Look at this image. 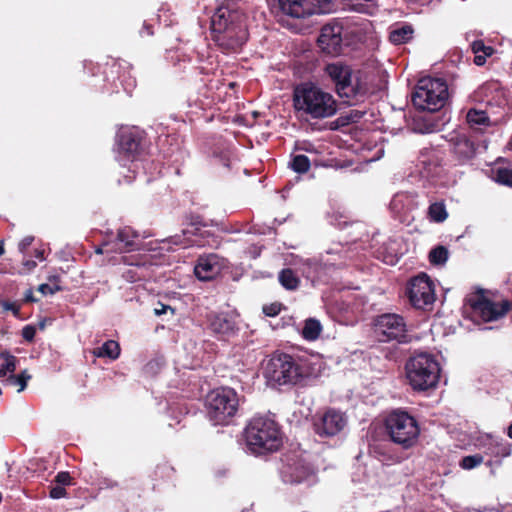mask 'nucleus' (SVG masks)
I'll use <instances>...</instances> for the list:
<instances>
[{
	"mask_svg": "<svg viewBox=\"0 0 512 512\" xmlns=\"http://www.w3.org/2000/svg\"><path fill=\"white\" fill-rule=\"evenodd\" d=\"M442 162V152L432 148L423 149L419 156V164L421 166L422 175L427 178L438 177L443 169Z\"/></svg>",
	"mask_w": 512,
	"mask_h": 512,
	"instance_id": "nucleus-23",
	"label": "nucleus"
},
{
	"mask_svg": "<svg viewBox=\"0 0 512 512\" xmlns=\"http://www.w3.org/2000/svg\"><path fill=\"white\" fill-rule=\"evenodd\" d=\"M507 435H508L509 438L512 439V423L508 427Z\"/></svg>",
	"mask_w": 512,
	"mask_h": 512,
	"instance_id": "nucleus-59",
	"label": "nucleus"
},
{
	"mask_svg": "<svg viewBox=\"0 0 512 512\" xmlns=\"http://www.w3.org/2000/svg\"><path fill=\"white\" fill-rule=\"evenodd\" d=\"M282 478L285 483L311 486L316 481V475L311 467L302 460L287 463L282 468Z\"/></svg>",
	"mask_w": 512,
	"mask_h": 512,
	"instance_id": "nucleus-20",
	"label": "nucleus"
},
{
	"mask_svg": "<svg viewBox=\"0 0 512 512\" xmlns=\"http://www.w3.org/2000/svg\"><path fill=\"white\" fill-rule=\"evenodd\" d=\"M450 151L459 164H468L477 157L480 147V135L459 128L450 134Z\"/></svg>",
	"mask_w": 512,
	"mask_h": 512,
	"instance_id": "nucleus-13",
	"label": "nucleus"
},
{
	"mask_svg": "<svg viewBox=\"0 0 512 512\" xmlns=\"http://www.w3.org/2000/svg\"><path fill=\"white\" fill-rule=\"evenodd\" d=\"M143 30L145 31V33H146L147 35H149V36H150V35H153V28H152V26H151V25L144 24V25H143Z\"/></svg>",
	"mask_w": 512,
	"mask_h": 512,
	"instance_id": "nucleus-58",
	"label": "nucleus"
},
{
	"mask_svg": "<svg viewBox=\"0 0 512 512\" xmlns=\"http://www.w3.org/2000/svg\"><path fill=\"white\" fill-rule=\"evenodd\" d=\"M485 173L497 184L512 188V169L495 165L486 170Z\"/></svg>",
	"mask_w": 512,
	"mask_h": 512,
	"instance_id": "nucleus-27",
	"label": "nucleus"
},
{
	"mask_svg": "<svg viewBox=\"0 0 512 512\" xmlns=\"http://www.w3.org/2000/svg\"><path fill=\"white\" fill-rule=\"evenodd\" d=\"M463 321L461 325L468 330L480 325V285H475L466 295L462 306Z\"/></svg>",
	"mask_w": 512,
	"mask_h": 512,
	"instance_id": "nucleus-22",
	"label": "nucleus"
},
{
	"mask_svg": "<svg viewBox=\"0 0 512 512\" xmlns=\"http://www.w3.org/2000/svg\"><path fill=\"white\" fill-rule=\"evenodd\" d=\"M225 267V258L215 253H210L198 257L194 273L199 280L208 281L219 275Z\"/></svg>",
	"mask_w": 512,
	"mask_h": 512,
	"instance_id": "nucleus-21",
	"label": "nucleus"
},
{
	"mask_svg": "<svg viewBox=\"0 0 512 512\" xmlns=\"http://www.w3.org/2000/svg\"><path fill=\"white\" fill-rule=\"evenodd\" d=\"M67 494L65 487L55 485L50 487L49 496L53 499H60L65 497Z\"/></svg>",
	"mask_w": 512,
	"mask_h": 512,
	"instance_id": "nucleus-46",
	"label": "nucleus"
},
{
	"mask_svg": "<svg viewBox=\"0 0 512 512\" xmlns=\"http://www.w3.org/2000/svg\"><path fill=\"white\" fill-rule=\"evenodd\" d=\"M324 71L338 96L345 98L348 103L359 101L367 94L368 86L360 70H354L350 65L337 61L327 64Z\"/></svg>",
	"mask_w": 512,
	"mask_h": 512,
	"instance_id": "nucleus-5",
	"label": "nucleus"
},
{
	"mask_svg": "<svg viewBox=\"0 0 512 512\" xmlns=\"http://www.w3.org/2000/svg\"><path fill=\"white\" fill-rule=\"evenodd\" d=\"M207 328L221 341H228L238 334L236 316L231 312L212 311L206 315Z\"/></svg>",
	"mask_w": 512,
	"mask_h": 512,
	"instance_id": "nucleus-15",
	"label": "nucleus"
},
{
	"mask_svg": "<svg viewBox=\"0 0 512 512\" xmlns=\"http://www.w3.org/2000/svg\"><path fill=\"white\" fill-rule=\"evenodd\" d=\"M30 375L23 371L20 375L10 374L3 380V383L8 386H19L18 392L23 391L27 386V381L30 379Z\"/></svg>",
	"mask_w": 512,
	"mask_h": 512,
	"instance_id": "nucleus-37",
	"label": "nucleus"
},
{
	"mask_svg": "<svg viewBox=\"0 0 512 512\" xmlns=\"http://www.w3.org/2000/svg\"><path fill=\"white\" fill-rule=\"evenodd\" d=\"M140 235L137 231L129 226H125L118 230L115 242V250L131 251L140 246Z\"/></svg>",
	"mask_w": 512,
	"mask_h": 512,
	"instance_id": "nucleus-24",
	"label": "nucleus"
},
{
	"mask_svg": "<svg viewBox=\"0 0 512 512\" xmlns=\"http://www.w3.org/2000/svg\"><path fill=\"white\" fill-rule=\"evenodd\" d=\"M23 301L26 302V303H32V302H36L37 301V299L34 297L32 289H28L25 292Z\"/></svg>",
	"mask_w": 512,
	"mask_h": 512,
	"instance_id": "nucleus-55",
	"label": "nucleus"
},
{
	"mask_svg": "<svg viewBox=\"0 0 512 512\" xmlns=\"http://www.w3.org/2000/svg\"><path fill=\"white\" fill-rule=\"evenodd\" d=\"M283 308L284 306L282 303L274 302L264 305L262 311L268 317H275L280 314Z\"/></svg>",
	"mask_w": 512,
	"mask_h": 512,
	"instance_id": "nucleus-40",
	"label": "nucleus"
},
{
	"mask_svg": "<svg viewBox=\"0 0 512 512\" xmlns=\"http://www.w3.org/2000/svg\"><path fill=\"white\" fill-rule=\"evenodd\" d=\"M39 328H40V329H44V328H45V322H44V321H41V322L39 323Z\"/></svg>",
	"mask_w": 512,
	"mask_h": 512,
	"instance_id": "nucleus-63",
	"label": "nucleus"
},
{
	"mask_svg": "<svg viewBox=\"0 0 512 512\" xmlns=\"http://www.w3.org/2000/svg\"><path fill=\"white\" fill-rule=\"evenodd\" d=\"M211 37L223 53L241 51L249 38L246 14L235 3L220 6L211 17Z\"/></svg>",
	"mask_w": 512,
	"mask_h": 512,
	"instance_id": "nucleus-1",
	"label": "nucleus"
},
{
	"mask_svg": "<svg viewBox=\"0 0 512 512\" xmlns=\"http://www.w3.org/2000/svg\"><path fill=\"white\" fill-rule=\"evenodd\" d=\"M205 407L207 417L214 425H228L239 409L238 394L230 387L214 389L207 394Z\"/></svg>",
	"mask_w": 512,
	"mask_h": 512,
	"instance_id": "nucleus-9",
	"label": "nucleus"
},
{
	"mask_svg": "<svg viewBox=\"0 0 512 512\" xmlns=\"http://www.w3.org/2000/svg\"><path fill=\"white\" fill-rule=\"evenodd\" d=\"M510 454V447L503 439L486 434L482 436V463L488 467L499 466L504 457Z\"/></svg>",
	"mask_w": 512,
	"mask_h": 512,
	"instance_id": "nucleus-18",
	"label": "nucleus"
},
{
	"mask_svg": "<svg viewBox=\"0 0 512 512\" xmlns=\"http://www.w3.org/2000/svg\"><path fill=\"white\" fill-rule=\"evenodd\" d=\"M95 252H96L97 254H102V253H103V249H102L101 247H97V248L95 249Z\"/></svg>",
	"mask_w": 512,
	"mask_h": 512,
	"instance_id": "nucleus-61",
	"label": "nucleus"
},
{
	"mask_svg": "<svg viewBox=\"0 0 512 512\" xmlns=\"http://www.w3.org/2000/svg\"><path fill=\"white\" fill-rule=\"evenodd\" d=\"M34 238L32 236L24 237L19 243V250L25 252V250L32 244Z\"/></svg>",
	"mask_w": 512,
	"mask_h": 512,
	"instance_id": "nucleus-54",
	"label": "nucleus"
},
{
	"mask_svg": "<svg viewBox=\"0 0 512 512\" xmlns=\"http://www.w3.org/2000/svg\"><path fill=\"white\" fill-rule=\"evenodd\" d=\"M61 290V287L58 286V285H49V284H41L39 285L38 287V291L41 292L43 295H48V294H54L55 292L57 291H60Z\"/></svg>",
	"mask_w": 512,
	"mask_h": 512,
	"instance_id": "nucleus-49",
	"label": "nucleus"
},
{
	"mask_svg": "<svg viewBox=\"0 0 512 512\" xmlns=\"http://www.w3.org/2000/svg\"><path fill=\"white\" fill-rule=\"evenodd\" d=\"M406 377L414 391H427L437 386L441 367L433 354L415 353L405 364Z\"/></svg>",
	"mask_w": 512,
	"mask_h": 512,
	"instance_id": "nucleus-6",
	"label": "nucleus"
},
{
	"mask_svg": "<svg viewBox=\"0 0 512 512\" xmlns=\"http://www.w3.org/2000/svg\"><path fill=\"white\" fill-rule=\"evenodd\" d=\"M372 332L374 338L380 343L395 341L406 344L411 341L404 317L396 313H383L374 317Z\"/></svg>",
	"mask_w": 512,
	"mask_h": 512,
	"instance_id": "nucleus-11",
	"label": "nucleus"
},
{
	"mask_svg": "<svg viewBox=\"0 0 512 512\" xmlns=\"http://www.w3.org/2000/svg\"><path fill=\"white\" fill-rule=\"evenodd\" d=\"M496 120L495 121H491L489 116L487 115V112L482 110V126H490V125H493V124H496Z\"/></svg>",
	"mask_w": 512,
	"mask_h": 512,
	"instance_id": "nucleus-56",
	"label": "nucleus"
},
{
	"mask_svg": "<svg viewBox=\"0 0 512 512\" xmlns=\"http://www.w3.org/2000/svg\"><path fill=\"white\" fill-rule=\"evenodd\" d=\"M121 352L120 345L115 340H107L100 347L94 349L93 354L98 358L116 360Z\"/></svg>",
	"mask_w": 512,
	"mask_h": 512,
	"instance_id": "nucleus-28",
	"label": "nucleus"
},
{
	"mask_svg": "<svg viewBox=\"0 0 512 512\" xmlns=\"http://www.w3.org/2000/svg\"><path fill=\"white\" fill-rule=\"evenodd\" d=\"M295 150L304 151L310 154H318L320 153L319 149L310 141H301L296 142Z\"/></svg>",
	"mask_w": 512,
	"mask_h": 512,
	"instance_id": "nucleus-41",
	"label": "nucleus"
},
{
	"mask_svg": "<svg viewBox=\"0 0 512 512\" xmlns=\"http://www.w3.org/2000/svg\"><path fill=\"white\" fill-rule=\"evenodd\" d=\"M295 112L305 120L333 117L338 111L334 96L312 82H302L293 90Z\"/></svg>",
	"mask_w": 512,
	"mask_h": 512,
	"instance_id": "nucleus-3",
	"label": "nucleus"
},
{
	"mask_svg": "<svg viewBox=\"0 0 512 512\" xmlns=\"http://www.w3.org/2000/svg\"><path fill=\"white\" fill-rule=\"evenodd\" d=\"M244 438L248 450L256 456L275 453L283 446L280 424L271 415H255L245 426Z\"/></svg>",
	"mask_w": 512,
	"mask_h": 512,
	"instance_id": "nucleus-4",
	"label": "nucleus"
},
{
	"mask_svg": "<svg viewBox=\"0 0 512 512\" xmlns=\"http://www.w3.org/2000/svg\"><path fill=\"white\" fill-rule=\"evenodd\" d=\"M508 147L512 150V136H511L510 141L508 142Z\"/></svg>",
	"mask_w": 512,
	"mask_h": 512,
	"instance_id": "nucleus-64",
	"label": "nucleus"
},
{
	"mask_svg": "<svg viewBox=\"0 0 512 512\" xmlns=\"http://www.w3.org/2000/svg\"><path fill=\"white\" fill-rule=\"evenodd\" d=\"M142 267L139 265H136L134 267L129 268L126 272H124L123 276L126 280L130 282H136L138 280H141L143 278V275H140L138 273V270Z\"/></svg>",
	"mask_w": 512,
	"mask_h": 512,
	"instance_id": "nucleus-44",
	"label": "nucleus"
},
{
	"mask_svg": "<svg viewBox=\"0 0 512 512\" xmlns=\"http://www.w3.org/2000/svg\"><path fill=\"white\" fill-rule=\"evenodd\" d=\"M22 266H23V268H22L21 272L28 273V272L32 271L37 266V263L34 260L26 259V260L22 261Z\"/></svg>",
	"mask_w": 512,
	"mask_h": 512,
	"instance_id": "nucleus-53",
	"label": "nucleus"
},
{
	"mask_svg": "<svg viewBox=\"0 0 512 512\" xmlns=\"http://www.w3.org/2000/svg\"><path fill=\"white\" fill-rule=\"evenodd\" d=\"M480 464V455H469L461 459L459 465L464 470H470L477 467Z\"/></svg>",
	"mask_w": 512,
	"mask_h": 512,
	"instance_id": "nucleus-39",
	"label": "nucleus"
},
{
	"mask_svg": "<svg viewBox=\"0 0 512 512\" xmlns=\"http://www.w3.org/2000/svg\"><path fill=\"white\" fill-rule=\"evenodd\" d=\"M345 425L346 418L335 409H328L322 415L316 416L313 423L314 432L320 437H333L339 434Z\"/></svg>",
	"mask_w": 512,
	"mask_h": 512,
	"instance_id": "nucleus-17",
	"label": "nucleus"
},
{
	"mask_svg": "<svg viewBox=\"0 0 512 512\" xmlns=\"http://www.w3.org/2000/svg\"><path fill=\"white\" fill-rule=\"evenodd\" d=\"M207 227V223L203 222L200 216H192L189 226L183 229L181 234L171 236L169 242L183 248L192 246L218 248L221 237Z\"/></svg>",
	"mask_w": 512,
	"mask_h": 512,
	"instance_id": "nucleus-10",
	"label": "nucleus"
},
{
	"mask_svg": "<svg viewBox=\"0 0 512 512\" xmlns=\"http://www.w3.org/2000/svg\"><path fill=\"white\" fill-rule=\"evenodd\" d=\"M448 86L441 78H421L413 89L411 102L419 111L436 112L448 100Z\"/></svg>",
	"mask_w": 512,
	"mask_h": 512,
	"instance_id": "nucleus-8",
	"label": "nucleus"
},
{
	"mask_svg": "<svg viewBox=\"0 0 512 512\" xmlns=\"http://www.w3.org/2000/svg\"><path fill=\"white\" fill-rule=\"evenodd\" d=\"M106 66L110 69V73L112 75L116 74L118 78H124L126 75H129L131 69L130 63L122 59H112Z\"/></svg>",
	"mask_w": 512,
	"mask_h": 512,
	"instance_id": "nucleus-36",
	"label": "nucleus"
},
{
	"mask_svg": "<svg viewBox=\"0 0 512 512\" xmlns=\"http://www.w3.org/2000/svg\"><path fill=\"white\" fill-rule=\"evenodd\" d=\"M322 332L321 323L315 318L305 320L302 329V337L308 341H314L319 338Z\"/></svg>",
	"mask_w": 512,
	"mask_h": 512,
	"instance_id": "nucleus-31",
	"label": "nucleus"
},
{
	"mask_svg": "<svg viewBox=\"0 0 512 512\" xmlns=\"http://www.w3.org/2000/svg\"><path fill=\"white\" fill-rule=\"evenodd\" d=\"M118 486V483L116 481H113L109 484V487L113 488V487H117Z\"/></svg>",
	"mask_w": 512,
	"mask_h": 512,
	"instance_id": "nucleus-62",
	"label": "nucleus"
},
{
	"mask_svg": "<svg viewBox=\"0 0 512 512\" xmlns=\"http://www.w3.org/2000/svg\"><path fill=\"white\" fill-rule=\"evenodd\" d=\"M388 439L402 449H410L418 442L420 426L416 418L403 409H393L384 418Z\"/></svg>",
	"mask_w": 512,
	"mask_h": 512,
	"instance_id": "nucleus-7",
	"label": "nucleus"
},
{
	"mask_svg": "<svg viewBox=\"0 0 512 512\" xmlns=\"http://www.w3.org/2000/svg\"><path fill=\"white\" fill-rule=\"evenodd\" d=\"M119 154L131 161L141 160L146 154V138L143 132L134 129H122L117 134Z\"/></svg>",
	"mask_w": 512,
	"mask_h": 512,
	"instance_id": "nucleus-14",
	"label": "nucleus"
},
{
	"mask_svg": "<svg viewBox=\"0 0 512 512\" xmlns=\"http://www.w3.org/2000/svg\"><path fill=\"white\" fill-rule=\"evenodd\" d=\"M4 310L11 311L15 317L20 315V305L15 302L4 301L2 303Z\"/></svg>",
	"mask_w": 512,
	"mask_h": 512,
	"instance_id": "nucleus-50",
	"label": "nucleus"
},
{
	"mask_svg": "<svg viewBox=\"0 0 512 512\" xmlns=\"http://www.w3.org/2000/svg\"><path fill=\"white\" fill-rule=\"evenodd\" d=\"M278 280L287 290H296L299 287L300 279L291 268H284L279 272Z\"/></svg>",
	"mask_w": 512,
	"mask_h": 512,
	"instance_id": "nucleus-32",
	"label": "nucleus"
},
{
	"mask_svg": "<svg viewBox=\"0 0 512 512\" xmlns=\"http://www.w3.org/2000/svg\"><path fill=\"white\" fill-rule=\"evenodd\" d=\"M5 250H4V246L2 244V242H0V256H2L4 254Z\"/></svg>",
	"mask_w": 512,
	"mask_h": 512,
	"instance_id": "nucleus-60",
	"label": "nucleus"
},
{
	"mask_svg": "<svg viewBox=\"0 0 512 512\" xmlns=\"http://www.w3.org/2000/svg\"><path fill=\"white\" fill-rule=\"evenodd\" d=\"M175 474V469L168 464L167 462L159 463L155 466L154 470L151 472L150 477L153 483V489L156 486L166 483L173 479Z\"/></svg>",
	"mask_w": 512,
	"mask_h": 512,
	"instance_id": "nucleus-26",
	"label": "nucleus"
},
{
	"mask_svg": "<svg viewBox=\"0 0 512 512\" xmlns=\"http://www.w3.org/2000/svg\"><path fill=\"white\" fill-rule=\"evenodd\" d=\"M414 28L411 24H395L389 32V41L394 45L406 44L412 40Z\"/></svg>",
	"mask_w": 512,
	"mask_h": 512,
	"instance_id": "nucleus-25",
	"label": "nucleus"
},
{
	"mask_svg": "<svg viewBox=\"0 0 512 512\" xmlns=\"http://www.w3.org/2000/svg\"><path fill=\"white\" fill-rule=\"evenodd\" d=\"M465 112V120L459 126V128H466V131H470V133L480 135V110L477 108H470L467 111L465 109L461 110V113Z\"/></svg>",
	"mask_w": 512,
	"mask_h": 512,
	"instance_id": "nucleus-29",
	"label": "nucleus"
},
{
	"mask_svg": "<svg viewBox=\"0 0 512 512\" xmlns=\"http://www.w3.org/2000/svg\"><path fill=\"white\" fill-rule=\"evenodd\" d=\"M371 453L379 461L388 464L395 461V457L392 454L386 453L385 448L382 445H375L371 448Z\"/></svg>",
	"mask_w": 512,
	"mask_h": 512,
	"instance_id": "nucleus-38",
	"label": "nucleus"
},
{
	"mask_svg": "<svg viewBox=\"0 0 512 512\" xmlns=\"http://www.w3.org/2000/svg\"><path fill=\"white\" fill-rule=\"evenodd\" d=\"M343 30L342 24L338 22L328 23L322 27L317 42L323 52L329 55L342 53Z\"/></svg>",
	"mask_w": 512,
	"mask_h": 512,
	"instance_id": "nucleus-19",
	"label": "nucleus"
},
{
	"mask_svg": "<svg viewBox=\"0 0 512 512\" xmlns=\"http://www.w3.org/2000/svg\"><path fill=\"white\" fill-rule=\"evenodd\" d=\"M35 258L39 259L40 261L44 260V250L36 249L34 252Z\"/></svg>",
	"mask_w": 512,
	"mask_h": 512,
	"instance_id": "nucleus-57",
	"label": "nucleus"
},
{
	"mask_svg": "<svg viewBox=\"0 0 512 512\" xmlns=\"http://www.w3.org/2000/svg\"><path fill=\"white\" fill-rule=\"evenodd\" d=\"M278 2L284 14L293 18H305L323 12L332 0H278Z\"/></svg>",
	"mask_w": 512,
	"mask_h": 512,
	"instance_id": "nucleus-16",
	"label": "nucleus"
},
{
	"mask_svg": "<svg viewBox=\"0 0 512 512\" xmlns=\"http://www.w3.org/2000/svg\"><path fill=\"white\" fill-rule=\"evenodd\" d=\"M54 482L57 485H60L63 487L74 484L73 478L71 477L70 473L67 471H61V472L57 473V475L55 476Z\"/></svg>",
	"mask_w": 512,
	"mask_h": 512,
	"instance_id": "nucleus-43",
	"label": "nucleus"
},
{
	"mask_svg": "<svg viewBox=\"0 0 512 512\" xmlns=\"http://www.w3.org/2000/svg\"><path fill=\"white\" fill-rule=\"evenodd\" d=\"M167 311H170L172 315L175 314V308L171 307L170 305H166L162 302H158L156 307L154 308V314L157 316H161L167 313Z\"/></svg>",
	"mask_w": 512,
	"mask_h": 512,
	"instance_id": "nucleus-48",
	"label": "nucleus"
},
{
	"mask_svg": "<svg viewBox=\"0 0 512 512\" xmlns=\"http://www.w3.org/2000/svg\"><path fill=\"white\" fill-rule=\"evenodd\" d=\"M500 54H502V51H498L497 49L491 46H486L482 42V66L485 65L487 58L495 56V59H499L498 55Z\"/></svg>",
	"mask_w": 512,
	"mask_h": 512,
	"instance_id": "nucleus-42",
	"label": "nucleus"
},
{
	"mask_svg": "<svg viewBox=\"0 0 512 512\" xmlns=\"http://www.w3.org/2000/svg\"><path fill=\"white\" fill-rule=\"evenodd\" d=\"M289 167L298 174L307 173L311 167L309 158L303 154L293 155Z\"/></svg>",
	"mask_w": 512,
	"mask_h": 512,
	"instance_id": "nucleus-34",
	"label": "nucleus"
},
{
	"mask_svg": "<svg viewBox=\"0 0 512 512\" xmlns=\"http://www.w3.org/2000/svg\"><path fill=\"white\" fill-rule=\"evenodd\" d=\"M410 304L423 311H431L436 301L435 284L425 273L412 277L406 288Z\"/></svg>",
	"mask_w": 512,
	"mask_h": 512,
	"instance_id": "nucleus-12",
	"label": "nucleus"
},
{
	"mask_svg": "<svg viewBox=\"0 0 512 512\" xmlns=\"http://www.w3.org/2000/svg\"><path fill=\"white\" fill-rule=\"evenodd\" d=\"M263 376L272 386H304L317 377L313 364L306 358L275 352L263 363Z\"/></svg>",
	"mask_w": 512,
	"mask_h": 512,
	"instance_id": "nucleus-2",
	"label": "nucleus"
},
{
	"mask_svg": "<svg viewBox=\"0 0 512 512\" xmlns=\"http://www.w3.org/2000/svg\"><path fill=\"white\" fill-rule=\"evenodd\" d=\"M21 334L25 341L32 342L35 338L36 328L33 325H26L23 327Z\"/></svg>",
	"mask_w": 512,
	"mask_h": 512,
	"instance_id": "nucleus-47",
	"label": "nucleus"
},
{
	"mask_svg": "<svg viewBox=\"0 0 512 512\" xmlns=\"http://www.w3.org/2000/svg\"><path fill=\"white\" fill-rule=\"evenodd\" d=\"M449 257L448 248L443 245H437L429 252V262L434 266H443Z\"/></svg>",
	"mask_w": 512,
	"mask_h": 512,
	"instance_id": "nucleus-33",
	"label": "nucleus"
},
{
	"mask_svg": "<svg viewBox=\"0 0 512 512\" xmlns=\"http://www.w3.org/2000/svg\"><path fill=\"white\" fill-rule=\"evenodd\" d=\"M0 357L4 359L0 366V377L5 378L8 373L13 374L15 372L18 359L7 351L1 352Z\"/></svg>",
	"mask_w": 512,
	"mask_h": 512,
	"instance_id": "nucleus-35",
	"label": "nucleus"
},
{
	"mask_svg": "<svg viewBox=\"0 0 512 512\" xmlns=\"http://www.w3.org/2000/svg\"><path fill=\"white\" fill-rule=\"evenodd\" d=\"M416 127H415V130L422 133V134H426V133H432L436 130V127H437V124L435 123H426V122H423L421 123L420 121H416L415 123Z\"/></svg>",
	"mask_w": 512,
	"mask_h": 512,
	"instance_id": "nucleus-45",
	"label": "nucleus"
},
{
	"mask_svg": "<svg viewBox=\"0 0 512 512\" xmlns=\"http://www.w3.org/2000/svg\"><path fill=\"white\" fill-rule=\"evenodd\" d=\"M471 49H472V52L474 53V63L477 65V66H480V40L478 39H475L472 41L471 43Z\"/></svg>",
	"mask_w": 512,
	"mask_h": 512,
	"instance_id": "nucleus-51",
	"label": "nucleus"
},
{
	"mask_svg": "<svg viewBox=\"0 0 512 512\" xmlns=\"http://www.w3.org/2000/svg\"><path fill=\"white\" fill-rule=\"evenodd\" d=\"M449 213L443 200L433 202L427 210V218L430 222L443 223L448 219Z\"/></svg>",
	"mask_w": 512,
	"mask_h": 512,
	"instance_id": "nucleus-30",
	"label": "nucleus"
},
{
	"mask_svg": "<svg viewBox=\"0 0 512 512\" xmlns=\"http://www.w3.org/2000/svg\"><path fill=\"white\" fill-rule=\"evenodd\" d=\"M159 369L160 363L156 360L149 361L144 367L146 373H156Z\"/></svg>",
	"mask_w": 512,
	"mask_h": 512,
	"instance_id": "nucleus-52",
	"label": "nucleus"
}]
</instances>
